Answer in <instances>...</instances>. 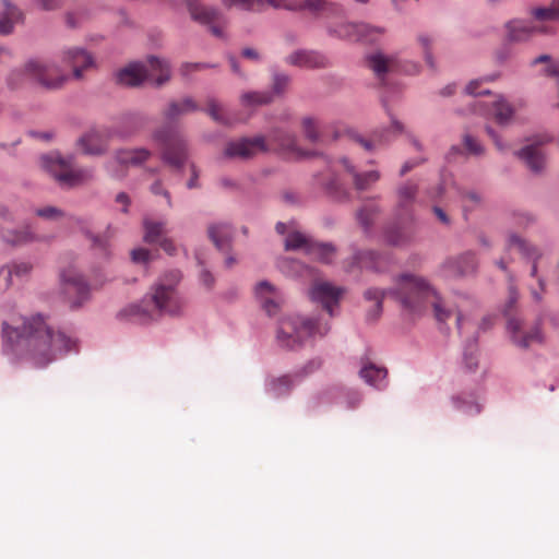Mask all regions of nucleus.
Returning a JSON list of instances; mask_svg holds the SVG:
<instances>
[{
  "mask_svg": "<svg viewBox=\"0 0 559 559\" xmlns=\"http://www.w3.org/2000/svg\"><path fill=\"white\" fill-rule=\"evenodd\" d=\"M2 352L23 357L36 368H45L75 348V341L50 325L40 314L21 317L20 323H2Z\"/></svg>",
  "mask_w": 559,
  "mask_h": 559,
  "instance_id": "1",
  "label": "nucleus"
},
{
  "mask_svg": "<svg viewBox=\"0 0 559 559\" xmlns=\"http://www.w3.org/2000/svg\"><path fill=\"white\" fill-rule=\"evenodd\" d=\"M180 281L181 274L178 270L164 273L141 302L128 306L120 314L141 324L156 321L163 316H180L186 307L178 292Z\"/></svg>",
  "mask_w": 559,
  "mask_h": 559,
  "instance_id": "2",
  "label": "nucleus"
},
{
  "mask_svg": "<svg viewBox=\"0 0 559 559\" xmlns=\"http://www.w3.org/2000/svg\"><path fill=\"white\" fill-rule=\"evenodd\" d=\"M436 294L437 290L423 276L414 273H403L396 277L393 289L368 288L364 297L366 300L374 302V310L369 311L368 316L377 319L382 312V302L388 295L396 298L403 307L419 312L428 306Z\"/></svg>",
  "mask_w": 559,
  "mask_h": 559,
  "instance_id": "3",
  "label": "nucleus"
},
{
  "mask_svg": "<svg viewBox=\"0 0 559 559\" xmlns=\"http://www.w3.org/2000/svg\"><path fill=\"white\" fill-rule=\"evenodd\" d=\"M277 152L289 158H302L309 155L299 147L294 133L284 129H274L269 136L257 135L231 141L226 145L225 155L241 159L251 158L258 153Z\"/></svg>",
  "mask_w": 559,
  "mask_h": 559,
  "instance_id": "4",
  "label": "nucleus"
},
{
  "mask_svg": "<svg viewBox=\"0 0 559 559\" xmlns=\"http://www.w3.org/2000/svg\"><path fill=\"white\" fill-rule=\"evenodd\" d=\"M329 331L328 322L294 314L281 320L276 340L280 346L295 349L309 338L323 337Z\"/></svg>",
  "mask_w": 559,
  "mask_h": 559,
  "instance_id": "5",
  "label": "nucleus"
},
{
  "mask_svg": "<svg viewBox=\"0 0 559 559\" xmlns=\"http://www.w3.org/2000/svg\"><path fill=\"white\" fill-rule=\"evenodd\" d=\"M26 79L37 82L45 88L57 90L70 79V75L53 62L31 59L22 68L10 72L8 84L12 88H17L23 85Z\"/></svg>",
  "mask_w": 559,
  "mask_h": 559,
  "instance_id": "6",
  "label": "nucleus"
},
{
  "mask_svg": "<svg viewBox=\"0 0 559 559\" xmlns=\"http://www.w3.org/2000/svg\"><path fill=\"white\" fill-rule=\"evenodd\" d=\"M169 79L170 69L168 63L156 57H150L147 64L141 62L130 63L116 74L117 83L129 87L139 86L144 80H150L156 86H162Z\"/></svg>",
  "mask_w": 559,
  "mask_h": 559,
  "instance_id": "7",
  "label": "nucleus"
},
{
  "mask_svg": "<svg viewBox=\"0 0 559 559\" xmlns=\"http://www.w3.org/2000/svg\"><path fill=\"white\" fill-rule=\"evenodd\" d=\"M152 140L160 150V159L169 167L181 170L189 157L186 139L174 128L166 126L156 129Z\"/></svg>",
  "mask_w": 559,
  "mask_h": 559,
  "instance_id": "8",
  "label": "nucleus"
},
{
  "mask_svg": "<svg viewBox=\"0 0 559 559\" xmlns=\"http://www.w3.org/2000/svg\"><path fill=\"white\" fill-rule=\"evenodd\" d=\"M519 300V293L513 284L509 285V296L503 312L508 317V330L511 333L513 343L522 348L543 342V334L539 322L530 328L524 326L522 320L513 316V310Z\"/></svg>",
  "mask_w": 559,
  "mask_h": 559,
  "instance_id": "9",
  "label": "nucleus"
},
{
  "mask_svg": "<svg viewBox=\"0 0 559 559\" xmlns=\"http://www.w3.org/2000/svg\"><path fill=\"white\" fill-rule=\"evenodd\" d=\"M223 3L230 7H238L248 11H262L266 7L275 9H286L290 11L306 10L312 13H319L333 10L336 4L328 0H222Z\"/></svg>",
  "mask_w": 559,
  "mask_h": 559,
  "instance_id": "10",
  "label": "nucleus"
},
{
  "mask_svg": "<svg viewBox=\"0 0 559 559\" xmlns=\"http://www.w3.org/2000/svg\"><path fill=\"white\" fill-rule=\"evenodd\" d=\"M41 165L63 187H76L94 178L92 168H76L73 166L72 158H63L55 154L45 155L41 157Z\"/></svg>",
  "mask_w": 559,
  "mask_h": 559,
  "instance_id": "11",
  "label": "nucleus"
},
{
  "mask_svg": "<svg viewBox=\"0 0 559 559\" xmlns=\"http://www.w3.org/2000/svg\"><path fill=\"white\" fill-rule=\"evenodd\" d=\"M191 17L204 25L211 26V32L216 37H223L221 23L222 14L214 8H209L200 3L199 0H186Z\"/></svg>",
  "mask_w": 559,
  "mask_h": 559,
  "instance_id": "12",
  "label": "nucleus"
},
{
  "mask_svg": "<svg viewBox=\"0 0 559 559\" xmlns=\"http://www.w3.org/2000/svg\"><path fill=\"white\" fill-rule=\"evenodd\" d=\"M332 32L340 38L372 43L383 35L384 29L365 23H345L337 26V28Z\"/></svg>",
  "mask_w": 559,
  "mask_h": 559,
  "instance_id": "13",
  "label": "nucleus"
},
{
  "mask_svg": "<svg viewBox=\"0 0 559 559\" xmlns=\"http://www.w3.org/2000/svg\"><path fill=\"white\" fill-rule=\"evenodd\" d=\"M64 294L71 300L73 307H79L88 295V286L84 278L74 269L61 273Z\"/></svg>",
  "mask_w": 559,
  "mask_h": 559,
  "instance_id": "14",
  "label": "nucleus"
},
{
  "mask_svg": "<svg viewBox=\"0 0 559 559\" xmlns=\"http://www.w3.org/2000/svg\"><path fill=\"white\" fill-rule=\"evenodd\" d=\"M473 110L492 115L500 124L509 122L514 114V108L502 96H495L490 102L475 100Z\"/></svg>",
  "mask_w": 559,
  "mask_h": 559,
  "instance_id": "15",
  "label": "nucleus"
},
{
  "mask_svg": "<svg viewBox=\"0 0 559 559\" xmlns=\"http://www.w3.org/2000/svg\"><path fill=\"white\" fill-rule=\"evenodd\" d=\"M344 289L335 287L328 282H317L313 284L310 290V297L312 300L322 304L323 308L333 316V308L340 302L341 296Z\"/></svg>",
  "mask_w": 559,
  "mask_h": 559,
  "instance_id": "16",
  "label": "nucleus"
},
{
  "mask_svg": "<svg viewBox=\"0 0 559 559\" xmlns=\"http://www.w3.org/2000/svg\"><path fill=\"white\" fill-rule=\"evenodd\" d=\"M507 38L510 41L522 43L537 33H547L548 28L532 21L514 19L506 24Z\"/></svg>",
  "mask_w": 559,
  "mask_h": 559,
  "instance_id": "17",
  "label": "nucleus"
},
{
  "mask_svg": "<svg viewBox=\"0 0 559 559\" xmlns=\"http://www.w3.org/2000/svg\"><path fill=\"white\" fill-rule=\"evenodd\" d=\"M62 61L72 69V76L76 80L83 78L85 70L94 66L93 57L82 48H69L62 53Z\"/></svg>",
  "mask_w": 559,
  "mask_h": 559,
  "instance_id": "18",
  "label": "nucleus"
},
{
  "mask_svg": "<svg viewBox=\"0 0 559 559\" xmlns=\"http://www.w3.org/2000/svg\"><path fill=\"white\" fill-rule=\"evenodd\" d=\"M255 296L261 307L269 316L275 314L283 302L281 293L266 281L257 284Z\"/></svg>",
  "mask_w": 559,
  "mask_h": 559,
  "instance_id": "19",
  "label": "nucleus"
},
{
  "mask_svg": "<svg viewBox=\"0 0 559 559\" xmlns=\"http://www.w3.org/2000/svg\"><path fill=\"white\" fill-rule=\"evenodd\" d=\"M477 265L475 253L465 252L456 258L448 259L443 263V269L451 276H465L473 274L477 270Z\"/></svg>",
  "mask_w": 559,
  "mask_h": 559,
  "instance_id": "20",
  "label": "nucleus"
},
{
  "mask_svg": "<svg viewBox=\"0 0 559 559\" xmlns=\"http://www.w3.org/2000/svg\"><path fill=\"white\" fill-rule=\"evenodd\" d=\"M395 210L399 215H409L413 205L417 201L418 185L414 181H406L396 188Z\"/></svg>",
  "mask_w": 559,
  "mask_h": 559,
  "instance_id": "21",
  "label": "nucleus"
},
{
  "mask_svg": "<svg viewBox=\"0 0 559 559\" xmlns=\"http://www.w3.org/2000/svg\"><path fill=\"white\" fill-rule=\"evenodd\" d=\"M286 62L294 67L307 68V69H319L328 66V59L311 50H296L286 57Z\"/></svg>",
  "mask_w": 559,
  "mask_h": 559,
  "instance_id": "22",
  "label": "nucleus"
},
{
  "mask_svg": "<svg viewBox=\"0 0 559 559\" xmlns=\"http://www.w3.org/2000/svg\"><path fill=\"white\" fill-rule=\"evenodd\" d=\"M109 144V135L97 130L86 132L79 140L83 153L88 155H102L106 153Z\"/></svg>",
  "mask_w": 559,
  "mask_h": 559,
  "instance_id": "23",
  "label": "nucleus"
},
{
  "mask_svg": "<svg viewBox=\"0 0 559 559\" xmlns=\"http://www.w3.org/2000/svg\"><path fill=\"white\" fill-rule=\"evenodd\" d=\"M153 156L145 147L121 148L115 153L114 162L123 166H142Z\"/></svg>",
  "mask_w": 559,
  "mask_h": 559,
  "instance_id": "24",
  "label": "nucleus"
},
{
  "mask_svg": "<svg viewBox=\"0 0 559 559\" xmlns=\"http://www.w3.org/2000/svg\"><path fill=\"white\" fill-rule=\"evenodd\" d=\"M511 249H516L523 257L533 260L531 276L537 277V262L542 257V252L516 235H510L508 238L507 250L509 251Z\"/></svg>",
  "mask_w": 559,
  "mask_h": 559,
  "instance_id": "25",
  "label": "nucleus"
},
{
  "mask_svg": "<svg viewBox=\"0 0 559 559\" xmlns=\"http://www.w3.org/2000/svg\"><path fill=\"white\" fill-rule=\"evenodd\" d=\"M516 155L533 173H542L546 167V156L539 144L526 145Z\"/></svg>",
  "mask_w": 559,
  "mask_h": 559,
  "instance_id": "26",
  "label": "nucleus"
},
{
  "mask_svg": "<svg viewBox=\"0 0 559 559\" xmlns=\"http://www.w3.org/2000/svg\"><path fill=\"white\" fill-rule=\"evenodd\" d=\"M147 123V118L139 112L123 115L114 133L121 138H129L142 130Z\"/></svg>",
  "mask_w": 559,
  "mask_h": 559,
  "instance_id": "27",
  "label": "nucleus"
},
{
  "mask_svg": "<svg viewBox=\"0 0 559 559\" xmlns=\"http://www.w3.org/2000/svg\"><path fill=\"white\" fill-rule=\"evenodd\" d=\"M367 66L372 70L379 80H383L385 74L393 72L397 68V60L393 56H385L382 52H374L367 57Z\"/></svg>",
  "mask_w": 559,
  "mask_h": 559,
  "instance_id": "28",
  "label": "nucleus"
},
{
  "mask_svg": "<svg viewBox=\"0 0 559 559\" xmlns=\"http://www.w3.org/2000/svg\"><path fill=\"white\" fill-rule=\"evenodd\" d=\"M340 164L344 169L353 176L354 187L358 191H365L369 189L373 183L380 179V174L377 170L367 173H357L355 167L348 162L347 158H342Z\"/></svg>",
  "mask_w": 559,
  "mask_h": 559,
  "instance_id": "29",
  "label": "nucleus"
},
{
  "mask_svg": "<svg viewBox=\"0 0 559 559\" xmlns=\"http://www.w3.org/2000/svg\"><path fill=\"white\" fill-rule=\"evenodd\" d=\"M360 376L368 384L380 389L385 384L388 371L385 368L369 364L361 368Z\"/></svg>",
  "mask_w": 559,
  "mask_h": 559,
  "instance_id": "30",
  "label": "nucleus"
},
{
  "mask_svg": "<svg viewBox=\"0 0 559 559\" xmlns=\"http://www.w3.org/2000/svg\"><path fill=\"white\" fill-rule=\"evenodd\" d=\"M31 269V264L25 262L4 265L0 269V280L4 282V287L8 288L12 285L13 275L23 277L29 273Z\"/></svg>",
  "mask_w": 559,
  "mask_h": 559,
  "instance_id": "31",
  "label": "nucleus"
},
{
  "mask_svg": "<svg viewBox=\"0 0 559 559\" xmlns=\"http://www.w3.org/2000/svg\"><path fill=\"white\" fill-rule=\"evenodd\" d=\"M197 104L191 98H186L182 102H173L164 111V117L169 120H176L181 115L197 110Z\"/></svg>",
  "mask_w": 559,
  "mask_h": 559,
  "instance_id": "32",
  "label": "nucleus"
},
{
  "mask_svg": "<svg viewBox=\"0 0 559 559\" xmlns=\"http://www.w3.org/2000/svg\"><path fill=\"white\" fill-rule=\"evenodd\" d=\"M20 16L19 10L4 0V12L0 15V35L10 34Z\"/></svg>",
  "mask_w": 559,
  "mask_h": 559,
  "instance_id": "33",
  "label": "nucleus"
},
{
  "mask_svg": "<svg viewBox=\"0 0 559 559\" xmlns=\"http://www.w3.org/2000/svg\"><path fill=\"white\" fill-rule=\"evenodd\" d=\"M309 248V255L323 263H331L335 257V248L331 243L313 241Z\"/></svg>",
  "mask_w": 559,
  "mask_h": 559,
  "instance_id": "34",
  "label": "nucleus"
},
{
  "mask_svg": "<svg viewBox=\"0 0 559 559\" xmlns=\"http://www.w3.org/2000/svg\"><path fill=\"white\" fill-rule=\"evenodd\" d=\"M230 234V227L225 223L213 224L209 227V236L219 249L227 245Z\"/></svg>",
  "mask_w": 559,
  "mask_h": 559,
  "instance_id": "35",
  "label": "nucleus"
},
{
  "mask_svg": "<svg viewBox=\"0 0 559 559\" xmlns=\"http://www.w3.org/2000/svg\"><path fill=\"white\" fill-rule=\"evenodd\" d=\"M145 235L144 239L148 243H155L162 240V237L166 233V224L163 222H153L145 218L143 222Z\"/></svg>",
  "mask_w": 559,
  "mask_h": 559,
  "instance_id": "36",
  "label": "nucleus"
},
{
  "mask_svg": "<svg viewBox=\"0 0 559 559\" xmlns=\"http://www.w3.org/2000/svg\"><path fill=\"white\" fill-rule=\"evenodd\" d=\"M313 240L307 237L306 235L294 231L290 233L285 240V249L286 250H304L307 254L309 253V248L312 246Z\"/></svg>",
  "mask_w": 559,
  "mask_h": 559,
  "instance_id": "37",
  "label": "nucleus"
},
{
  "mask_svg": "<svg viewBox=\"0 0 559 559\" xmlns=\"http://www.w3.org/2000/svg\"><path fill=\"white\" fill-rule=\"evenodd\" d=\"M388 140L386 135L383 131H376L372 133L370 139H366L361 135L355 134L353 135V141L359 144L362 148L368 152L376 150L381 146Z\"/></svg>",
  "mask_w": 559,
  "mask_h": 559,
  "instance_id": "38",
  "label": "nucleus"
},
{
  "mask_svg": "<svg viewBox=\"0 0 559 559\" xmlns=\"http://www.w3.org/2000/svg\"><path fill=\"white\" fill-rule=\"evenodd\" d=\"M428 305H431V307L433 309L435 318L439 322H445L454 313L453 309L450 308L443 301V299L440 297V295L438 293L436 294V297H432V299L428 302Z\"/></svg>",
  "mask_w": 559,
  "mask_h": 559,
  "instance_id": "39",
  "label": "nucleus"
},
{
  "mask_svg": "<svg viewBox=\"0 0 559 559\" xmlns=\"http://www.w3.org/2000/svg\"><path fill=\"white\" fill-rule=\"evenodd\" d=\"M532 15L538 21H557L559 20V0H552L548 8H535Z\"/></svg>",
  "mask_w": 559,
  "mask_h": 559,
  "instance_id": "40",
  "label": "nucleus"
},
{
  "mask_svg": "<svg viewBox=\"0 0 559 559\" xmlns=\"http://www.w3.org/2000/svg\"><path fill=\"white\" fill-rule=\"evenodd\" d=\"M379 212L380 210L377 204L367 203L357 212L358 222L364 228H369Z\"/></svg>",
  "mask_w": 559,
  "mask_h": 559,
  "instance_id": "41",
  "label": "nucleus"
},
{
  "mask_svg": "<svg viewBox=\"0 0 559 559\" xmlns=\"http://www.w3.org/2000/svg\"><path fill=\"white\" fill-rule=\"evenodd\" d=\"M1 237L5 242L11 243L13 246L26 243L33 239V235L28 229L5 230L1 233Z\"/></svg>",
  "mask_w": 559,
  "mask_h": 559,
  "instance_id": "42",
  "label": "nucleus"
},
{
  "mask_svg": "<svg viewBox=\"0 0 559 559\" xmlns=\"http://www.w3.org/2000/svg\"><path fill=\"white\" fill-rule=\"evenodd\" d=\"M293 385L294 378L289 374L275 378L269 383L270 391H272L277 396L289 392Z\"/></svg>",
  "mask_w": 559,
  "mask_h": 559,
  "instance_id": "43",
  "label": "nucleus"
},
{
  "mask_svg": "<svg viewBox=\"0 0 559 559\" xmlns=\"http://www.w3.org/2000/svg\"><path fill=\"white\" fill-rule=\"evenodd\" d=\"M272 96L267 92H248L242 94L241 104L243 106H259L269 104Z\"/></svg>",
  "mask_w": 559,
  "mask_h": 559,
  "instance_id": "44",
  "label": "nucleus"
},
{
  "mask_svg": "<svg viewBox=\"0 0 559 559\" xmlns=\"http://www.w3.org/2000/svg\"><path fill=\"white\" fill-rule=\"evenodd\" d=\"M302 131L305 134V138L310 141L311 143H316L320 139V133L318 130V123L314 119L310 117H306L302 119L301 122Z\"/></svg>",
  "mask_w": 559,
  "mask_h": 559,
  "instance_id": "45",
  "label": "nucleus"
},
{
  "mask_svg": "<svg viewBox=\"0 0 559 559\" xmlns=\"http://www.w3.org/2000/svg\"><path fill=\"white\" fill-rule=\"evenodd\" d=\"M278 267L284 274L288 276L301 275L302 270L305 269L300 262L289 259L280 260Z\"/></svg>",
  "mask_w": 559,
  "mask_h": 559,
  "instance_id": "46",
  "label": "nucleus"
},
{
  "mask_svg": "<svg viewBox=\"0 0 559 559\" xmlns=\"http://www.w3.org/2000/svg\"><path fill=\"white\" fill-rule=\"evenodd\" d=\"M325 189L332 197L337 200H342L346 197V190L336 177H333L328 182H325Z\"/></svg>",
  "mask_w": 559,
  "mask_h": 559,
  "instance_id": "47",
  "label": "nucleus"
},
{
  "mask_svg": "<svg viewBox=\"0 0 559 559\" xmlns=\"http://www.w3.org/2000/svg\"><path fill=\"white\" fill-rule=\"evenodd\" d=\"M290 83V78L287 74L274 73L273 75V93L281 95L286 92Z\"/></svg>",
  "mask_w": 559,
  "mask_h": 559,
  "instance_id": "48",
  "label": "nucleus"
},
{
  "mask_svg": "<svg viewBox=\"0 0 559 559\" xmlns=\"http://www.w3.org/2000/svg\"><path fill=\"white\" fill-rule=\"evenodd\" d=\"M36 215L45 219L58 221L64 216V213L56 206H44L36 210Z\"/></svg>",
  "mask_w": 559,
  "mask_h": 559,
  "instance_id": "49",
  "label": "nucleus"
},
{
  "mask_svg": "<svg viewBox=\"0 0 559 559\" xmlns=\"http://www.w3.org/2000/svg\"><path fill=\"white\" fill-rule=\"evenodd\" d=\"M463 145L465 150L472 155L479 156L484 153L483 145L469 134L464 135Z\"/></svg>",
  "mask_w": 559,
  "mask_h": 559,
  "instance_id": "50",
  "label": "nucleus"
},
{
  "mask_svg": "<svg viewBox=\"0 0 559 559\" xmlns=\"http://www.w3.org/2000/svg\"><path fill=\"white\" fill-rule=\"evenodd\" d=\"M207 112L217 122H225L219 103L213 98L207 100Z\"/></svg>",
  "mask_w": 559,
  "mask_h": 559,
  "instance_id": "51",
  "label": "nucleus"
},
{
  "mask_svg": "<svg viewBox=\"0 0 559 559\" xmlns=\"http://www.w3.org/2000/svg\"><path fill=\"white\" fill-rule=\"evenodd\" d=\"M150 189L153 194L163 195L166 199L168 207L173 206L170 193L167 189L163 187V182L160 180H156L155 182H153Z\"/></svg>",
  "mask_w": 559,
  "mask_h": 559,
  "instance_id": "52",
  "label": "nucleus"
},
{
  "mask_svg": "<svg viewBox=\"0 0 559 559\" xmlns=\"http://www.w3.org/2000/svg\"><path fill=\"white\" fill-rule=\"evenodd\" d=\"M418 41H419V44L424 48L426 62L431 68H433V60H432V56H431V52H430V46H431V43H432L431 38L428 35H419L418 36Z\"/></svg>",
  "mask_w": 559,
  "mask_h": 559,
  "instance_id": "53",
  "label": "nucleus"
},
{
  "mask_svg": "<svg viewBox=\"0 0 559 559\" xmlns=\"http://www.w3.org/2000/svg\"><path fill=\"white\" fill-rule=\"evenodd\" d=\"M475 354V344L469 345L464 352V362L469 370H473L477 367V357Z\"/></svg>",
  "mask_w": 559,
  "mask_h": 559,
  "instance_id": "54",
  "label": "nucleus"
},
{
  "mask_svg": "<svg viewBox=\"0 0 559 559\" xmlns=\"http://www.w3.org/2000/svg\"><path fill=\"white\" fill-rule=\"evenodd\" d=\"M464 211L472 210L474 206L478 205L481 201V197L475 192L469 191L464 194Z\"/></svg>",
  "mask_w": 559,
  "mask_h": 559,
  "instance_id": "55",
  "label": "nucleus"
},
{
  "mask_svg": "<svg viewBox=\"0 0 559 559\" xmlns=\"http://www.w3.org/2000/svg\"><path fill=\"white\" fill-rule=\"evenodd\" d=\"M379 258V254L373 251H368L362 253L359 257V261L364 266L368 267H378L377 259Z\"/></svg>",
  "mask_w": 559,
  "mask_h": 559,
  "instance_id": "56",
  "label": "nucleus"
},
{
  "mask_svg": "<svg viewBox=\"0 0 559 559\" xmlns=\"http://www.w3.org/2000/svg\"><path fill=\"white\" fill-rule=\"evenodd\" d=\"M386 238H388V241L394 246H403V245L409 242V240H411L409 236H406L400 231L390 233V234H388Z\"/></svg>",
  "mask_w": 559,
  "mask_h": 559,
  "instance_id": "57",
  "label": "nucleus"
},
{
  "mask_svg": "<svg viewBox=\"0 0 559 559\" xmlns=\"http://www.w3.org/2000/svg\"><path fill=\"white\" fill-rule=\"evenodd\" d=\"M38 5L45 11H52L60 9L64 0H36Z\"/></svg>",
  "mask_w": 559,
  "mask_h": 559,
  "instance_id": "58",
  "label": "nucleus"
},
{
  "mask_svg": "<svg viewBox=\"0 0 559 559\" xmlns=\"http://www.w3.org/2000/svg\"><path fill=\"white\" fill-rule=\"evenodd\" d=\"M480 81L475 80L469 82L466 86V93L472 96L486 95L489 94L488 90H479Z\"/></svg>",
  "mask_w": 559,
  "mask_h": 559,
  "instance_id": "59",
  "label": "nucleus"
},
{
  "mask_svg": "<svg viewBox=\"0 0 559 559\" xmlns=\"http://www.w3.org/2000/svg\"><path fill=\"white\" fill-rule=\"evenodd\" d=\"M132 260L134 262H146L150 259V251L147 249H134L131 252Z\"/></svg>",
  "mask_w": 559,
  "mask_h": 559,
  "instance_id": "60",
  "label": "nucleus"
},
{
  "mask_svg": "<svg viewBox=\"0 0 559 559\" xmlns=\"http://www.w3.org/2000/svg\"><path fill=\"white\" fill-rule=\"evenodd\" d=\"M190 170H191V178L188 180L187 182V187L188 189H195V188H199L200 185H199V169L198 167L194 165V164H191L190 165Z\"/></svg>",
  "mask_w": 559,
  "mask_h": 559,
  "instance_id": "61",
  "label": "nucleus"
},
{
  "mask_svg": "<svg viewBox=\"0 0 559 559\" xmlns=\"http://www.w3.org/2000/svg\"><path fill=\"white\" fill-rule=\"evenodd\" d=\"M206 67L207 66L205 63H185L180 71L183 76H188L191 72L205 69Z\"/></svg>",
  "mask_w": 559,
  "mask_h": 559,
  "instance_id": "62",
  "label": "nucleus"
},
{
  "mask_svg": "<svg viewBox=\"0 0 559 559\" xmlns=\"http://www.w3.org/2000/svg\"><path fill=\"white\" fill-rule=\"evenodd\" d=\"M162 249L167 252L169 255H174L177 251L175 243L171 239L163 238L160 241Z\"/></svg>",
  "mask_w": 559,
  "mask_h": 559,
  "instance_id": "63",
  "label": "nucleus"
},
{
  "mask_svg": "<svg viewBox=\"0 0 559 559\" xmlns=\"http://www.w3.org/2000/svg\"><path fill=\"white\" fill-rule=\"evenodd\" d=\"M432 212L437 216V218L439 219V222L441 224L450 225V223H451L450 217L448 216V214L441 207L433 206L432 207Z\"/></svg>",
  "mask_w": 559,
  "mask_h": 559,
  "instance_id": "64",
  "label": "nucleus"
}]
</instances>
